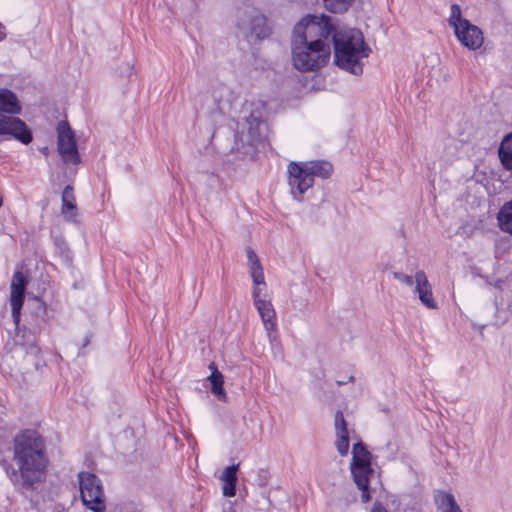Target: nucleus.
<instances>
[{
    "label": "nucleus",
    "mask_w": 512,
    "mask_h": 512,
    "mask_svg": "<svg viewBox=\"0 0 512 512\" xmlns=\"http://www.w3.org/2000/svg\"><path fill=\"white\" fill-rule=\"evenodd\" d=\"M334 48V64L342 70L359 76L363 73L362 58L371 48L363 33L356 28H338L328 15H307L293 29L291 48L294 67L299 71H314L325 66Z\"/></svg>",
    "instance_id": "1"
},
{
    "label": "nucleus",
    "mask_w": 512,
    "mask_h": 512,
    "mask_svg": "<svg viewBox=\"0 0 512 512\" xmlns=\"http://www.w3.org/2000/svg\"><path fill=\"white\" fill-rule=\"evenodd\" d=\"M14 468L6 460L0 462L12 484L21 490H32L44 478L48 464L45 441L35 430L18 433L13 440Z\"/></svg>",
    "instance_id": "2"
},
{
    "label": "nucleus",
    "mask_w": 512,
    "mask_h": 512,
    "mask_svg": "<svg viewBox=\"0 0 512 512\" xmlns=\"http://www.w3.org/2000/svg\"><path fill=\"white\" fill-rule=\"evenodd\" d=\"M333 172V165L326 160L290 162L288 164V183L295 199L298 193L303 195L314 184L315 177L328 179Z\"/></svg>",
    "instance_id": "3"
},
{
    "label": "nucleus",
    "mask_w": 512,
    "mask_h": 512,
    "mask_svg": "<svg viewBox=\"0 0 512 512\" xmlns=\"http://www.w3.org/2000/svg\"><path fill=\"white\" fill-rule=\"evenodd\" d=\"M373 455L365 443L358 441L352 447V461L350 471L354 483L361 491V501L367 503L371 500L370 478L373 474Z\"/></svg>",
    "instance_id": "4"
},
{
    "label": "nucleus",
    "mask_w": 512,
    "mask_h": 512,
    "mask_svg": "<svg viewBox=\"0 0 512 512\" xmlns=\"http://www.w3.org/2000/svg\"><path fill=\"white\" fill-rule=\"evenodd\" d=\"M247 134L234 133V144L230 149L238 159H253L257 152V144L262 140L261 125L263 120L261 115L252 112L246 118Z\"/></svg>",
    "instance_id": "5"
},
{
    "label": "nucleus",
    "mask_w": 512,
    "mask_h": 512,
    "mask_svg": "<svg viewBox=\"0 0 512 512\" xmlns=\"http://www.w3.org/2000/svg\"><path fill=\"white\" fill-rule=\"evenodd\" d=\"M78 478L83 504L93 512H103L105 504L100 479L90 472H80Z\"/></svg>",
    "instance_id": "6"
},
{
    "label": "nucleus",
    "mask_w": 512,
    "mask_h": 512,
    "mask_svg": "<svg viewBox=\"0 0 512 512\" xmlns=\"http://www.w3.org/2000/svg\"><path fill=\"white\" fill-rule=\"evenodd\" d=\"M57 150L62 161L77 165L81 162L75 133L67 121H60L57 125Z\"/></svg>",
    "instance_id": "7"
},
{
    "label": "nucleus",
    "mask_w": 512,
    "mask_h": 512,
    "mask_svg": "<svg viewBox=\"0 0 512 512\" xmlns=\"http://www.w3.org/2000/svg\"><path fill=\"white\" fill-rule=\"evenodd\" d=\"M0 136H10L24 145L33 140L31 129L22 119L7 115L0 116Z\"/></svg>",
    "instance_id": "8"
},
{
    "label": "nucleus",
    "mask_w": 512,
    "mask_h": 512,
    "mask_svg": "<svg viewBox=\"0 0 512 512\" xmlns=\"http://www.w3.org/2000/svg\"><path fill=\"white\" fill-rule=\"evenodd\" d=\"M27 285L28 280L24 276V274L20 271L15 272L10 286V306L12 318L17 330H19L21 310L25 300V292Z\"/></svg>",
    "instance_id": "9"
},
{
    "label": "nucleus",
    "mask_w": 512,
    "mask_h": 512,
    "mask_svg": "<svg viewBox=\"0 0 512 512\" xmlns=\"http://www.w3.org/2000/svg\"><path fill=\"white\" fill-rule=\"evenodd\" d=\"M463 24L464 26L456 29L455 36L464 47L470 50L479 49L484 42L482 30L470 21H463Z\"/></svg>",
    "instance_id": "10"
},
{
    "label": "nucleus",
    "mask_w": 512,
    "mask_h": 512,
    "mask_svg": "<svg viewBox=\"0 0 512 512\" xmlns=\"http://www.w3.org/2000/svg\"><path fill=\"white\" fill-rule=\"evenodd\" d=\"M252 294H253L254 305L257 308V310L262 318V321L264 323L266 330L267 331L274 330L276 327V322H275V311H274L273 305L271 304L270 301L261 299V297H260L261 288L260 287H254Z\"/></svg>",
    "instance_id": "11"
},
{
    "label": "nucleus",
    "mask_w": 512,
    "mask_h": 512,
    "mask_svg": "<svg viewBox=\"0 0 512 512\" xmlns=\"http://www.w3.org/2000/svg\"><path fill=\"white\" fill-rule=\"evenodd\" d=\"M334 426L336 431L335 446L341 456H346L350 446L349 431L341 410H337L335 413Z\"/></svg>",
    "instance_id": "12"
},
{
    "label": "nucleus",
    "mask_w": 512,
    "mask_h": 512,
    "mask_svg": "<svg viewBox=\"0 0 512 512\" xmlns=\"http://www.w3.org/2000/svg\"><path fill=\"white\" fill-rule=\"evenodd\" d=\"M62 206L61 214L65 221L79 224L78 208L76 198L74 195V188L68 184L64 187L61 196Z\"/></svg>",
    "instance_id": "13"
},
{
    "label": "nucleus",
    "mask_w": 512,
    "mask_h": 512,
    "mask_svg": "<svg viewBox=\"0 0 512 512\" xmlns=\"http://www.w3.org/2000/svg\"><path fill=\"white\" fill-rule=\"evenodd\" d=\"M414 278L416 283L415 291L418 293L421 303L429 309H436L437 302L433 298L432 287L425 272L423 270L417 271Z\"/></svg>",
    "instance_id": "14"
},
{
    "label": "nucleus",
    "mask_w": 512,
    "mask_h": 512,
    "mask_svg": "<svg viewBox=\"0 0 512 512\" xmlns=\"http://www.w3.org/2000/svg\"><path fill=\"white\" fill-rule=\"evenodd\" d=\"M272 33V26L269 19L261 13L252 15L249 20V33L247 37H254L261 41L268 38Z\"/></svg>",
    "instance_id": "15"
},
{
    "label": "nucleus",
    "mask_w": 512,
    "mask_h": 512,
    "mask_svg": "<svg viewBox=\"0 0 512 512\" xmlns=\"http://www.w3.org/2000/svg\"><path fill=\"white\" fill-rule=\"evenodd\" d=\"M21 110L22 107L15 93L7 88L0 89V114L17 115Z\"/></svg>",
    "instance_id": "16"
},
{
    "label": "nucleus",
    "mask_w": 512,
    "mask_h": 512,
    "mask_svg": "<svg viewBox=\"0 0 512 512\" xmlns=\"http://www.w3.org/2000/svg\"><path fill=\"white\" fill-rule=\"evenodd\" d=\"M497 221L501 231L512 235V199L505 202L499 209Z\"/></svg>",
    "instance_id": "17"
},
{
    "label": "nucleus",
    "mask_w": 512,
    "mask_h": 512,
    "mask_svg": "<svg viewBox=\"0 0 512 512\" xmlns=\"http://www.w3.org/2000/svg\"><path fill=\"white\" fill-rule=\"evenodd\" d=\"M498 155L504 169L512 171V132L507 134L502 140L498 149Z\"/></svg>",
    "instance_id": "18"
},
{
    "label": "nucleus",
    "mask_w": 512,
    "mask_h": 512,
    "mask_svg": "<svg viewBox=\"0 0 512 512\" xmlns=\"http://www.w3.org/2000/svg\"><path fill=\"white\" fill-rule=\"evenodd\" d=\"M435 502L442 512H462L451 493L439 491L435 496Z\"/></svg>",
    "instance_id": "19"
},
{
    "label": "nucleus",
    "mask_w": 512,
    "mask_h": 512,
    "mask_svg": "<svg viewBox=\"0 0 512 512\" xmlns=\"http://www.w3.org/2000/svg\"><path fill=\"white\" fill-rule=\"evenodd\" d=\"M53 242L56 249V253L66 263L71 264L73 260V253L69 248V245L63 235H53Z\"/></svg>",
    "instance_id": "20"
},
{
    "label": "nucleus",
    "mask_w": 512,
    "mask_h": 512,
    "mask_svg": "<svg viewBox=\"0 0 512 512\" xmlns=\"http://www.w3.org/2000/svg\"><path fill=\"white\" fill-rule=\"evenodd\" d=\"M211 384V392L219 400H226V392L224 390V376L221 372L210 374L207 378Z\"/></svg>",
    "instance_id": "21"
},
{
    "label": "nucleus",
    "mask_w": 512,
    "mask_h": 512,
    "mask_svg": "<svg viewBox=\"0 0 512 512\" xmlns=\"http://www.w3.org/2000/svg\"><path fill=\"white\" fill-rule=\"evenodd\" d=\"M211 101L214 105V108H212L211 111H208L211 117L223 115L229 107V103L222 99V93H220V91H214Z\"/></svg>",
    "instance_id": "22"
},
{
    "label": "nucleus",
    "mask_w": 512,
    "mask_h": 512,
    "mask_svg": "<svg viewBox=\"0 0 512 512\" xmlns=\"http://www.w3.org/2000/svg\"><path fill=\"white\" fill-rule=\"evenodd\" d=\"M325 7L332 13L346 12L354 0H323Z\"/></svg>",
    "instance_id": "23"
},
{
    "label": "nucleus",
    "mask_w": 512,
    "mask_h": 512,
    "mask_svg": "<svg viewBox=\"0 0 512 512\" xmlns=\"http://www.w3.org/2000/svg\"><path fill=\"white\" fill-rule=\"evenodd\" d=\"M451 13L448 19V23L451 27H453L454 32L456 29H459L460 26H464L463 21H468L467 19L462 17V10L460 5L454 3L450 7Z\"/></svg>",
    "instance_id": "24"
},
{
    "label": "nucleus",
    "mask_w": 512,
    "mask_h": 512,
    "mask_svg": "<svg viewBox=\"0 0 512 512\" xmlns=\"http://www.w3.org/2000/svg\"><path fill=\"white\" fill-rule=\"evenodd\" d=\"M16 343L24 348L28 355L37 356L40 353V347L37 345L34 335L28 336V340L24 342L19 340V334H17Z\"/></svg>",
    "instance_id": "25"
},
{
    "label": "nucleus",
    "mask_w": 512,
    "mask_h": 512,
    "mask_svg": "<svg viewBox=\"0 0 512 512\" xmlns=\"http://www.w3.org/2000/svg\"><path fill=\"white\" fill-rule=\"evenodd\" d=\"M250 274L252 277V281L255 287H259L260 285H266L264 281V273L261 263H257L256 265H250Z\"/></svg>",
    "instance_id": "26"
},
{
    "label": "nucleus",
    "mask_w": 512,
    "mask_h": 512,
    "mask_svg": "<svg viewBox=\"0 0 512 512\" xmlns=\"http://www.w3.org/2000/svg\"><path fill=\"white\" fill-rule=\"evenodd\" d=\"M238 469H239V463L232 464V465L226 467L222 473L221 480H223V482H237Z\"/></svg>",
    "instance_id": "27"
},
{
    "label": "nucleus",
    "mask_w": 512,
    "mask_h": 512,
    "mask_svg": "<svg viewBox=\"0 0 512 512\" xmlns=\"http://www.w3.org/2000/svg\"><path fill=\"white\" fill-rule=\"evenodd\" d=\"M35 302L37 305V307H36L37 317L40 318L41 322L46 323V315H47L46 304L39 299H36Z\"/></svg>",
    "instance_id": "28"
},
{
    "label": "nucleus",
    "mask_w": 512,
    "mask_h": 512,
    "mask_svg": "<svg viewBox=\"0 0 512 512\" xmlns=\"http://www.w3.org/2000/svg\"><path fill=\"white\" fill-rule=\"evenodd\" d=\"M237 482H224L223 495L226 497H234L236 495Z\"/></svg>",
    "instance_id": "29"
},
{
    "label": "nucleus",
    "mask_w": 512,
    "mask_h": 512,
    "mask_svg": "<svg viewBox=\"0 0 512 512\" xmlns=\"http://www.w3.org/2000/svg\"><path fill=\"white\" fill-rule=\"evenodd\" d=\"M393 277L407 286H412L414 283L412 276L406 275L402 272H393Z\"/></svg>",
    "instance_id": "30"
},
{
    "label": "nucleus",
    "mask_w": 512,
    "mask_h": 512,
    "mask_svg": "<svg viewBox=\"0 0 512 512\" xmlns=\"http://www.w3.org/2000/svg\"><path fill=\"white\" fill-rule=\"evenodd\" d=\"M246 254H247V260L248 265H256L257 263H260L257 254L251 247L246 248Z\"/></svg>",
    "instance_id": "31"
},
{
    "label": "nucleus",
    "mask_w": 512,
    "mask_h": 512,
    "mask_svg": "<svg viewBox=\"0 0 512 512\" xmlns=\"http://www.w3.org/2000/svg\"><path fill=\"white\" fill-rule=\"evenodd\" d=\"M92 338H93V334L91 332H89L85 335V337L83 339V343L78 352V355H84V349L90 344Z\"/></svg>",
    "instance_id": "32"
},
{
    "label": "nucleus",
    "mask_w": 512,
    "mask_h": 512,
    "mask_svg": "<svg viewBox=\"0 0 512 512\" xmlns=\"http://www.w3.org/2000/svg\"><path fill=\"white\" fill-rule=\"evenodd\" d=\"M265 107V104L261 101L255 102L252 104V110L251 111H262Z\"/></svg>",
    "instance_id": "33"
},
{
    "label": "nucleus",
    "mask_w": 512,
    "mask_h": 512,
    "mask_svg": "<svg viewBox=\"0 0 512 512\" xmlns=\"http://www.w3.org/2000/svg\"><path fill=\"white\" fill-rule=\"evenodd\" d=\"M371 512H387V511L380 503L377 502L374 504Z\"/></svg>",
    "instance_id": "34"
},
{
    "label": "nucleus",
    "mask_w": 512,
    "mask_h": 512,
    "mask_svg": "<svg viewBox=\"0 0 512 512\" xmlns=\"http://www.w3.org/2000/svg\"><path fill=\"white\" fill-rule=\"evenodd\" d=\"M6 38V27L0 22V42Z\"/></svg>",
    "instance_id": "35"
},
{
    "label": "nucleus",
    "mask_w": 512,
    "mask_h": 512,
    "mask_svg": "<svg viewBox=\"0 0 512 512\" xmlns=\"http://www.w3.org/2000/svg\"><path fill=\"white\" fill-rule=\"evenodd\" d=\"M208 368L210 369L211 371V374H214V373H217V372H220L217 368V365L214 363V362H211L208 366Z\"/></svg>",
    "instance_id": "36"
},
{
    "label": "nucleus",
    "mask_w": 512,
    "mask_h": 512,
    "mask_svg": "<svg viewBox=\"0 0 512 512\" xmlns=\"http://www.w3.org/2000/svg\"><path fill=\"white\" fill-rule=\"evenodd\" d=\"M126 72H127L128 78H130L131 75L133 74V66H130L129 64H127L126 65Z\"/></svg>",
    "instance_id": "37"
},
{
    "label": "nucleus",
    "mask_w": 512,
    "mask_h": 512,
    "mask_svg": "<svg viewBox=\"0 0 512 512\" xmlns=\"http://www.w3.org/2000/svg\"><path fill=\"white\" fill-rule=\"evenodd\" d=\"M42 152H43L44 154H47V153H48V148H47V147L43 148V149H42Z\"/></svg>",
    "instance_id": "38"
},
{
    "label": "nucleus",
    "mask_w": 512,
    "mask_h": 512,
    "mask_svg": "<svg viewBox=\"0 0 512 512\" xmlns=\"http://www.w3.org/2000/svg\"><path fill=\"white\" fill-rule=\"evenodd\" d=\"M343 384H344V382H343V381H337V385H338V386H341V385H343Z\"/></svg>",
    "instance_id": "39"
},
{
    "label": "nucleus",
    "mask_w": 512,
    "mask_h": 512,
    "mask_svg": "<svg viewBox=\"0 0 512 512\" xmlns=\"http://www.w3.org/2000/svg\"><path fill=\"white\" fill-rule=\"evenodd\" d=\"M223 512H235L232 508H230L229 510H223Z\"/></svg>",
    "instance_id": "40"
},
{
    "label": "nucleus",
    "mask_w": 512,
    "mask_h": 512,
    "mask_svg": "<svg viewBox=\"0 0 512 512\" xmlns=\"http://www.w3.org/2000/svg\"><path fill=\"white\" fill-rule=\"evenodd\" d=\"M354 381V377L353 376H350L349 377V382H353Z\"/></svg>",
    "instance_id": "41"
},
{
    "label": "nucleus",
    "mask_w": 512,
    "mask_h": 512,
    "mask_svg": "<svg viewBox=\"0 0 512 512\" xmlns=\"http://www.w3.org/2000/svg\"><path fill=\"white\" fill-rule=\"evenodd\" d=\"M382 411L388 413L389 409L383 408Z\"/></svg>",
    "instance_id": "42"
},
{
    "label": "nucleus",
    "mask_w": 512,
    "mask_h": 512,
    "mask_svg": "<svg viewBox=\"0 0 512 512\" xmlns=\"http://www.w3.org/2000/svg\"><path fill=\"white\" fill-rule=\"evenodd\" d=\"M2 206V199L0 198V207Z\"/></svg>",
    "instance_id": "43"
}]
</instances>
